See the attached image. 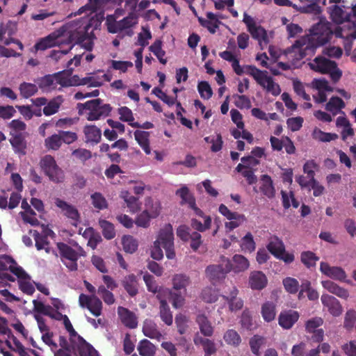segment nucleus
Wrapping results in <instances>:
<instances>
[{"label": "nucleus", "instance_id": "obj_61", "mask_svg": "<svg viewBox=\"0 0 356 356\" xmlns=\"http://www.w3.org/2000/svg\"><path fill=\"white\" fill-rule=\"evenodd\" d=\"M283 285L285 290L291 294H295L299 289V283L298 280L293 277H286L283 280Z\"/></svg>", "mask_w": 356, "mask_h": 356}, {"label": "nucleus", "instance_id": "obj_4", "mask_svg": "<svg viewBox=\"0 0 356 356\" xmlns=\"http://www.w3.org/2000/svg\"><path fill=\"white\" fill-rule=\"evenodd\" d=\"M77 108L79 112L81 110L88 111L86 118L90 121L98 120L108 117L112 111L111 105L103 104V101L101 99L90 100L84 104H78Z\"/></svg>", "mask_w": 356, "mask_h": 356}, {"label": "nucleus", "instance_id": "obj_7", "mask_svg": "<svg viewBox=\"0 0 356 356\" xmlns=\"http://www.w3.org/2000/svg\"><path fill=\"white\" fill-rule=\"evenodd\" d=\"M156 244L162 245L165 251L166 257L168 259L175 258V252L174 248V234L172 226L168 223L161 228L159 232Z\"/></svg>", "mask_w": 356, "mask_h": 356}, {"label": "nucleus", "instance_id": "obj_26", "mask_svg": "<svg viewBox=\"0 0 356 356\" xmlns=\"http://www.w3.org/2000/svg\"><path fill=\"white\" fill-rule=\"evenodd\" d=\"M86 143L91 144H97L102 138L101 130L95 125L86 126L83 129Z\"/></svg>", "mask_w": 356, "mask_h": 356}, {"label": "nucleus", "instance_id": "obj_58", "mask_svg": "<svg viewBox=\"0 0 356 356\" xmlns=\"http://www.w3.org/2000/svg\"><path fill=\"white\" fill-rule=\"evenodd\" d=\"M97 293L106 304L111 305L115 302V299L113 293L108 290L104 285H101L98 287Z\"/></svg>", "mask_w": 356, "mask_h": 356}, {"label": "nucleus", "instance_id": "obj_16", "mask_svg": "<svg viewBox=\"0 0 356 356\" xmlns=\"http://www.w3.org/2000/svg\"><path fill=\"white\" fill-rule=\"evenodd\" d=\"M320 270L327 277L340 282H345L347 277L345 270L342 268L331 266L327 263L323 261L320 264Z\"/></svg>", "mask_w": 356, "mask_h": 356}, {"label": "nucleus", "instance_id": "obj_64", "mask_svg": "<svg viewBox=\"0 0 356 356\" xmlns=\"http://www.w3.org/2000/svg\"><path fill=\"white\" fill-rule=\"evenodd\" d=\"M152 92L157 97L161 99L163 102L168 104L169 106H171L175 104V101L177 99V96L174 97H171L168 96L166 93L163 92L162 90L158 87H155Z\"/></svg>", "mask_w": 356, "mask_h": 356}, {"label": "nucleus", "instance_id": "obj_46", "mask_svg": "<svg viewBox=\"0 0 356 356\" xmlns=\"http://www.w3.org/2000/svg\"><path fill=\"white\" fill-rule=\"evenodd\" d=\"M62 103L61 97L53 99L43 108V113L45 115L49 116L58 112Z\"/></svg>", "mask_w": 356, "mask_h": 356}, {"label": "nucleus", "instance_id": "obj_41", "mask_svg": "<svg viewBox=\"0 0 356 356\" xmlns=\"http://www.w3.org/2000/svg\"><path fill=\"white\" fill-rule=\"evenodd\" d=\"M145 206V209L144 211H148L149 215L152 218H156L160 214L161 207L159 201H154L152 198L147 197Z\"/></svg>", "mask_w": 356, "mask_h": 356}, {"label": "nucleus", "instance_id": "obj_8", "mask_svg": "<svg viewBox=\"0 0 356 356\" xmlns=\"http://www.w3.org/2000/svg\"><path fill=\"white\" fill-rule=\"evenodd\" d=\"M40 167L49 179L54 183L63 182L65 178L63 170L58 167L51 155H45L40 162Z\"/></svg>", "mask_w": 356, "mask_h": 356}, {"label": "nucleus", "instance_id": "obj_5", "mask_svg": "<svg viewBox=\"0 0 356 356\" xmlns=\"http://www.w3.org/2000/svg\"><path fill=\"white\" fill-rule=\"evenodd\" d=\"M84 285L87 290L92 293V295L80 294L79 297V305L82 308L88 309L93 316L98 317L102 314V302L97 296L94 295L96 291L95 286L86 280L84 281Z\"/></svg>", "mask_w": 356, "mask_h": 356}, {"label": "nucleus", "instance_id": "obj_21", "mask_svg": "<svg viewBox=\"0 0 356 356\" xmlns=\"http://www.w3.org/2000/svg\"><path fill=\"white\" fill-rule=\"evenodd\" d=\"M121 284L131 297H134L138 294V282L134 274L124 276L121 280Z\"/></svg>", "mask_w": 356, "mask_h": 356}, {"label": "nucleus", "instance_id": "obj_1", "mask_svg": "<svg viewBox=\"0 0 356 356\" xmlns=\"http://www.w3.org/2000/svg\"><path fill=\"white\" fill-rule=\"evenodd\" d=\"M331 24L320 20L309 30L310 35L301 37L286 49L284 54L293 65L308 55L314 54L317 47L328 42L333 35Z\"/></svg>", "mask_w": 356, "mask_h": 356}, {"label": "nucleus", "instance_id": "obj_40", "mask_svg": "<svg viewBox=\"0 0 356 356\" xmlns=\"http://www.w3.org/2000/svg\"><path fill=\"white\" fill-rule=\"evenodd\" d=\"M137 349L141 356H154L156 353L155 346L147 339L141 340Z\"/></svg>", "mask_w": 356, "mask_h": 356}, {"label": "nucleus", "instance_id": "obj_38", "mask_svg": "<svg viewBox=\"0 0 356 356\" xmlns=\"http://www.w3.org/2000/svg\"><path fill=\"white\" fill-rule=\"evenodd\" d=\"M118 113L120 115V120L123 122H127L129 124L134 128H138L140 124L136 122H134V118L133 113L130 108L127 106H122L118 108Z\"/></svg>", "mask_w": 356, "mask_h": 356}, {"label": "nucleus", "instance_id": "obj_56", "mask_svg": "<svg viewBox=\"0 0 356 356\" xmlns=\"http://www.w3.org/2000/svg\"><path fill=\"white\" fill-rule=\"evenodd\" d=\"M91 200L92 205L96 209L102 210L108 207V203L106 198L100 193L95 192L91 195Z\"/></svg>", "mask_w": 356, "mask_h": 356}, {"label": "nucleus", "instance_id": "obj_45", "mask_svg": "<svg viewBox=\"0 0 356 356\" xmlns=\"http://www.w3.org/2000/svg\"><path fill=\"white\" fill-rule=\"evenodd\" d=\"M300 260L307 268H309L316 266L319 257L312 251H304L300 254Z\"/></svg>", "mask_w": 356, "mask_h": 356}, {"label": "nucleus", "instance_id": "obj_36", "mask_svg": "<svg viewBox=\"0 0 356 356\" xmlns=\"http://www.w3.org/2000/svg\"><path fill=\"white\" fill-rule=\"evenodd\" d=\"M120 197L126 202L127 207L131 213H136L140 209V203L138 198L131 195L129 191H122Z\"/></svg>", "mask_w": 356, "mask_h": 356}, {"label": "nucleus", "instance_id": "obj_31", "mask_svg": "<svg viewBox=\"0 0 356 356\" xmlns=\"http://www.w3.org/2000/svg\"><path fill=\"white\" fill-rule=\"evenodd\" d=\"M134 137L138 145L144 150L146 154H150L149 133L145 131L136 130L134 132Z\"/></svg>", "mask_w": 356, "mask_h": 356}, {"label": "nucleus", "instance_id": "obj_25", "mask_svg": "<svg viewBox=\"0 0 356 356\" xmlns=\"http://www.w3.org/2000/svg\"><path fill=\"white\" fill-rule=\"evenodd\" d=\"M330 18L334 23L341 24L351 21V13H346L341 7L334 5L330 8Z\"/></svg>", "mask_w": 356, "mask_h": 356}, {"label": "nucleus", "instance_id": "obj_6", "mask_svg": "<svg viewBox=\"0 0 356 356\" xmlns=\"http://www.w3.org/2000/svg\"><path fill=\"white\" fill-rule=\"evenodd\" d=\"M250 74L253 76L255 81L273 96H278L281 93V88L279 84L275 83L271 76H268L267 71H261L255 66H248Z\"/></svg>", "mask_w": 356, "mask_h": 356}, {"label": "nucleus", "instance_id": "obj_30", "mask_svg": "<svg viewBox=\"0 0 356 356\" xmlns=\"http://www.w3.org/2000/svg\"><path fill=\"white\" fill-rule=\"evenodd\" d=\"M172 288L175 291L182 290L186 293V287L191 284L189 276L185 274H176L172 277Z\"/></svg>", "mask_w": 356, "mask_h": 356}, {"label": "nucleus", "instance_id": "obj_19", "mask_svg": "<svg viewBox=\"0 0 356 356\" xmlns=\"http://www.w3.org/2000/svg\"><path fill=\"white\" fill-rule=\"evenodd\" d=\"M11 138L9 141L13 147L14 152L20 155L24 156L26 154L27 143L25 136L22 133H10Z\"/></svg>", "mask_w": 356, "mask_h": 356}, {"label": "nucleus", "instance_id": "obj_22", "mask_svg": "<svg viewBox=\"0 0 356 356\" xmlns=\"http://www.w3.org/2000/svg\"><path fill=\"white\" fill-rule=\"evenodd\" d=\"M277 302L268 300L261 307V314L265 322L270 323L275 320L277 313Z\"/></svg>", "mask_w": 356, "mask_h": 356}, {"label": "nucleus", "instance_id": "obj_42", "mask_svg": "<svg viewBox=\"0 0 356 356\" xmlns=\"http://www.w3.org/2000/svg\"><path fill=\"white\" fill-rule=\"evenodd\" d=\"M223 339L227 344L233 347H238L241 343V336L233 329L227 330L224 334Z\"/></svg>", "mask_w": 356, "mask_h": 356}, {"label": "nucleus", "instance_id": "obj_27", "mask_svg": "<svg viewBox=\"0 0 356 356\" xmlns=\"http://www.w3.org/2000/svg\"><path fill=\"white\" fill-rule=\"evenodd\" d=\"M261 181L260 191L268 198H273L275 195V189L271 177L268 175H262L261 176Z\"/></svg>", "mask_w": 356, "mask_h": 356}, {"label": "nucleus", "instance_id": "obj_17", "mask_svg": "<svg viewBox=\"0 0 356 356\" xmlns=\"http://www.w3.org/2000/svg\"><path fill=\"white\" fill-rule=\"evenodd\" d=\"M311 69L321 74H327L328 72L336 67V62L330 60L323 56H318L309 63Z\"/></svg>", "mask_w": 356, "mask_h": 356}, {"label": "nucleus", "instance_id": "obj_48", "mask_svg": "<svg viewBox=\"0 0 356 356\" xmlns=\"http://www.w3.org/2000/svg\"><path fill=\"white\" fill-rule=\"evenodd\" d=\"M308 3H309L305 6L298 7L297 10L301 13H311L314 15H319L321 13V8L316 0H310Z\"/></svg>", "mask_w": 356, "mask_h": 356}, {"label": "nucleus", "instance_id": "obj_39", "mask_svg": "<svg viewBox=\"0 0 356 356\" xmlns=\"http://www.w3.org/2000/svg\"><path fill=\"white\" fill-rule=\"evenodd\" d=\"M159 316L161 320L168 325H171L173 322L172 314L168 302L165 300H160Z\"/></svg>", "mask_w": 356, "mask_h": 356}, {"label": "nucleus", "instance_id": "obj_47", "mask_svg": "<svg viewBox=\"0 0 356 356\" xmlns=\"http://www.w3.org/2000/svg\"><path fill=\"white\" fill-rule=\"evenodd\" d=\"M99 224L105 238L110 240L115 236L114 226L111 222L106 220H99Z\"/></svg>", "mask_w": 356, "mask_h": 356}, {"label": "nucleus", "instance_id": "obj_23", "mask_svg": "<svg viewBox=\"0 0 356 356\" xmlns=\"http://www.w3.org/2000/svg\"><path fill=\"white\" fill-rule=\"evenodd\" d=\"M118 314L122 323L127 327L134 329L138 325L137 318L134 312L127 308L119 307Z\"/></svg>", "mask_w": 356, "mask_h": 356}, {"label": "nucleus", "instance_id": "obj_62", "mask_svg": "<svg viewBox=\"0 0 356 356\" xmlns=\"http://www.w3.org/2000/svg\"><path fill=\"white\" fill-rule=\"evenodd\" d=\"M198 92L200 97L205 99H209L213 95L212 89L207 81H202L197 85Z\"/></svg>", "mask_w": 356, "mask_h": 356}, {"label": "nucleus", "instance_id": "obj_51", "mask_svg": "<svg viewBox=\"0 0 356 356\" xmlns=\"http://www.w3.org/2000/svg\"><path fill=\"white\" fill-rule=\"evenodd\" d=\"M62 143V138L59 133L53 134L44 140V145L49 149L58 150Z\"/></svg>", "mask_w": 356, "mask_h": 356}, {"label": "nucleus", "instance_id": "obj_10", "mask_svg": "<svg viewBox=\"0 0 356 356\" xmlns=\"http://www.w3.org/2000/svg\"><path fill=\"white\" fill-rule=\"evenodd\" d=\"M225 264L210 265L207 267L205 273L207 277L216 284L225 278L226 275L232 270V262L229 259L223 261Z\"/></svg>", "mask_w": 356, "mask_h": 356}, {"label": "nucleus", "instance_id": "obj_20", "mask_svg": "<svg viewBox=\"0 0 356 356\" xmlns=\"http://www.w3.org/2000/svg\"><path fill=\"white\" fill-rule=\"evenodd\" d=\"M268 284L266 275L259 270L252 271L249 277V285L253 290H262Z\"/></svg>", "mask_w": 356, "mask_h": 356}, {"label": "nucleus", "instance_id": "obj_24", "mask_svg": "<svg viewBox=\"0 0 356 356\" xmlns=\"http://www.w3.org/2000/svg\"><path fill=\"white\" fill-rule=\"evenodd\" d=\"M323 287L330 293L334 294L339 298L347 299L349 296V293L347 289L341 287L335 282L331 280H323L321 282Z\"/></svg>", "mask_w": 356, "mask_h": 356}, {"label": "nucleus", "instance_id": "obj_52", "mask_svg": "<svg viewBox=\"0 0 356 356\" xmlns=\"http://www.w3.org/2000/svg\"><path fill=\"white\" fill-rule=\"evenodd\" d=\"M19 89L21 95L26 99L34 95L38 92L36 85L26 82L21 83Z\"/></svg>", "mask_w": 356, "mask_h": 356}, {"label": "nucleus", "instance_id": "obj_14", "mask_svg": "<svg viewBox=\"0 0 356 356\" xmlns=\"http://www.w3.org/2000/svg\"><path fill=\"white\" fill-rule=\"evenodd\" d=\"M300 314L298 312L293 309L282 310L278 316V324L284 329H291L298 321Z\"/></svg>", "mask_w": 356, "mask_h": 356}, {"label": "nucleus", "instance_id": "obj_44", "mask_svg": "<svg viewBox=\"0 0 356 356\" xmlns=\"http://www.w3.org/2000/svg\"><path fill=\"white\" fill-rule=\"evenodd\" d=\"M312 137L315 140L325 143L337 139L338 135L337 134L326 133L318 128H315L312 132Z\"/></svg>", "mask_w": 356, "mask_h": 356}, {"label": "nucleus", "instance_id": "obj_37", "mask_svg": "<svg viewBox=\"0 0 356 356\" xmlns=\"http://www.w3.org/2000/svg\"><path fill=\"white\" fill-rule=\"evenodd\" d=\"M343 100L337 96L332 97L325 105V109L331 112L334 115L340 112L341 108L345 107Z\"/></svg>", "mask_w": 356, "mask_h": 356}, {"label": "nucleus", "instance_id": "obj_54", "mask_svg": "<svg viewBox=\"0 0 356 356\" xmlns=\"http://www.w3.org/2000/svg\"><path fill=\"white\" fill-rule=\"evenodd\" d=\"M264 342V338L257 334L254 335L250 339L249 344L251 351L256 356H260L261 353L259 350Z\"/></svg>", "mask_w": 356, "mask_h": 356}, {"label": "nucleus", "instance_id": "obj_3", "mask_svg": "<svg viewBox=\"0 0 356 356\" xmlns=\"http://www.w3.org/2000/svg\"><path fill=\"white\" fill-rule=\"evenodd\" d=\"M61 261L70 271L78 268L77 261L81 257L86 256V252L76 242L71 245L60 242L56 244Z\"/></svg>", "mask_w": 356, "mask_h": 356}, {"label": "nucleus", "instance_id": "obj_43", "mask_svg": "<svg viewBox=\"0 0 356 356\" xmlns=\"http://www.w3.org/2000/svg\"><path fill=\"white\" fill-rule=\"evenodd\" d=\"M149 49L156 56L161 63L166 64L167 59L164 58L165 51L162 49V41L161 40H155Z\"/></svg>", "mask_w": 356, "mask_h": 356}, {"label": "nucleus", "instance_id": "obj_59", "mask_svg": "<svg viewBox=\"0 0 356 356\" xmlns=\"http://www.w3.org/2000/svg\"><path fill=\"white\" fill-rule=\"evenodd\" d=\"M201 297L206 302L213 303L218 300V294L215 289L211 287H207L202 290Z\"/></svg>", "mask_w": 356, "mask_h": 356}, {"label": "nucleus", "instance_id": "obj_11", "mask_svg": "<svg viewBox=\"0 0 356 356\" xmlns=\"http://www.w3.org/2000/svg\"><path fill=\"white\" fill-rule=\"evenodd\" d=\"M222 298L228 305L229 310L231 312H236L243 309L244 302L243 299L238 297L239 291L234 285H232L227 290H224Z\"/></svg>", "mask_w": 356, "mask_h": 356}, {"label": "nucleus", "instance_id": "obj_13", "mask_svg": "<svg viewBox=\"0 0 356 356\" xmlns=\"http://www.w3.org/2000/svg\"><path fill=\"white\" fill-rule=\"evenodd\" d=\"M69 33V40L70 42H74L75 44L81 45V47L84 48L87 51H91L92 49L93 42L89 38L85 29L80 31H70Z\"/></svg>", "mask_w": 356, "mask_h": 356}, {"label": "nucleus", "instance_id": "obj_9", "mask_svg": "<svg viewBox=\"0 0 356 356\" xmlns=\"http://www.w3.org/2000/svg\"><path fill=\"white\" fill-rule=\"evenodd\" d=\"M266 248L276 259L282 260L286 264H291L295 259L294 254L286 251L282 240L277 236H273L270 238Z\"/></svg>", "mask_w": 356, "mask_h": 356}, {"label": "nucleus", "instance_id": "obj_15", "mask_svg": "<svg viewBox=\"0 0 356 356\" xmlns=\"http://www.w3.org/2000/svg\"><path fill=\"white\" fill-rule=\"evenodd\" d=\"M55 205L58 207L63 215L73 221V225H76L80 220V214L78 209L73 205L57 197L54 201Z\"/></svg>", "mask_w": 356, "mask_h": 356}, {"label": "nucleus", "instance_id": "obj_28", "mask_svg": "<svg viewBox=\"0 0 356 356\" xmlns=\"http://www.w3.org/2000/svg\"><path fill=\"white\" fill-rule=\"evenodd\" d=\"M76 353L80 356H98L97 351L84 339L75 344L74 354Z\"/></svg>", "mask_w": 356, "mask_h": 356}, {"label": "nucleus", "instance_id": "obj_50", "mask_svg": "<svg viewBox=\"0 0 356 356\" xmlns=\"http://www.w3.org/2000/svg\"><path fill=\"white\" fill-rule=\"evenodd\" d=\"M33 238L35 241V247L38 250H41L44 249L47 252H49V248L48 246L49 243L47 241V237L44 235L40 234L38 231L34 230L33 232Z\"/></svg>", "mask_w": 356, "mask_h": 356}, {"label": "nucleus", "instance_id": "obj_53", "mask_svg": "<svg viewBox=\"0 0 356 356\" xmlns=\"http://www.w3.org/2000/svg\"><path fill=\"white\" fill-rule=\"evenodd\" d=\"M122 243L126 252L134 253L138 248V241L131 236H123Z\"/></svg>", "mask_w": 356, "mask_h": 356}, {"label": "nucleus", "instance_id": "obj_29", "mask_svg": "<svg viewBox=\"0 0 356 356\" xmlns=\"http://www.w3.org/2000/svg\"><path fill=\"white\" fill-rule=\"evenodd\" d=\"M58 35L52 33L49 35L40 39L37 42L34 47L37 51H44L47 49L51 48L57 44Z\"/></svg>", "mask_w": 356, "mask_h": 356}, {"label": "nucleus", "instance_id": "obj_63", "mask_svg": "<svg viewBox=\"0 0 356 356\" xmlns=\"http://www.w3.org/2000/svg\"><path fill=\"white\" fill-rule=\"evenodd\" d=\"M356 323V311L349 309L346 312L344 316L343 327L347 330H350L355 326Z\"/></svg>", "mask_w": 356, "mask_h": 356}, {"label": "nucleus", "instance_id": "obj_32", "mask_svg": "<svg viewBox=\"0 0 356 356\" xmlns=\"http://www.w3.org/2000/svg\"><path fill=\"white\" fill-rule=\"evenodd\" d=\"M200 332L205 337H211L213 334V327L204 314H199L196 318Z\"/></svg>", "mask_w": 356, "mask_h": 356}, {"label": "nucleus", "instance_id": "obj_34", "mask_svg": "<svg viewBox=\"0 0 356 356\" xmlns=\"http://www.w3.org/2000/svg\"><path fill=\"white\" fill-rule=\"evenodd\" d=\"M143 332L145 336L159 340L162 337V334L157 328V325L152 321L146 320L143 327Z\"/></svg>", "mask_w": 356, "mask_h": 356}, {"label": "nucleus", "instance_id": "obj_57", "mask_svg": "<svg viewBox=\"0 0 356 356\" xmlns=\"http://www.w3.org/2000/svg\"><path fill=\"white\" fill-rule=\"evenodd\" d=\"M252 37L258 41H264L268 42V36L266 30L261 26L255 25L252 28L248 30Z\"/></svg>", "mask_w": 356, "mask_h": 356}, {"label": "nucleus", "instance_id": "obj_12", "mask_svg": "<svg viewBox=\"0 0 356 356\" xmlns=\"http://www.w3.org/2000/svg\"><path fill=\"white\" fill-rule=\"evenodd\" d=\"M138 23V19L134 13H130L128 16L122 19L115 21L108 26V31L112 33H116L122 31L130 29Z\"/></svg>", "mask_w": 356, "mask_h": 356}, {"label": "nucleus", "instance_id": "obj_55", "mask_svg": "<svg viewBox=\"0 0 356 356\" xmlns=\"http://www.w3.org/2000/svg\"><path fill=\"white\" fill-rule=\"evenodd\" d=\"M219 212L228 220H245V216L237 212L231 211L225 204H221L218 209Z\"/></svg>", "mask_w": 356, "mask_h": 356}, {"label": "nucleus", "instance_id": "obj_35", "mask_svg": "<svg viewBox=\"0 0 356 356\" xmlns=\"http://www.w3.org/2000/svg\"><path fill=\"white\" fill-rule=\"evenodd\" d=\"M232 262V270L234 273H241L246 270L250 266L248 260L243 255L235 254Z\"/></svg>", "mask_w": 356, "mask_h": 356}, {"label": "nucleus", "instance_id": "obj_18", "mask_svg": "<svg viewBox=\"0 0 356 356\" xmlns=\"http://www.w3.org/2000/svg\"><path fill=\"white\" fill-rule=\"evenodd\" d=\"M323 305L327 308L333 316H339L343 312V307L340 302L334 296L323 294L321 298Z\"/></svg>", "mask_w": 356, "mask_h": 356}, {"label": "nucleus", "instance_id": "obj_2", "mask_svg": "<svg viewBox=\"0 0 356 356\" xmlns=\"http://www.w3.org/2000/svg\"><path fill=\"white\" fill-rule=\"evenodd\" d=\"M176 194L179 195L181 198V204H187L188 207L193 210L196 216L204 218L203 224L196 218H192L191 220V226L192 228L200 232H204L209 229L211 225V218L209 216H205L204 212L196 206L195 198L190 193L188 187H181L177 191Z\"/></svg>", "mask_w": 356, "mask_h": 356}, {"label": "nucleus", "instance_id": "obj_33", "mask_svg": "<svg viewBox=\"0 0 356 356\" xmlns=\"http://www.w3.org/2000/svg\"><path fill=\"white\" fill-rule=\"evenodd\" d=\"M21 207L24 210V211L20 212L23 220L32 225H37L39 223L38 220L33 217L35 215V212L31 209L26 200H22Z\"/></svg>", "mask_w": 356, "mask_h": 356}, {"label": "nucleus", "instance_id": "obj_49", "mask_svg": "<svg viewBox=\"0 0 356 356\" xmlns=\"http://www.w3.org/2000/svg\"><path fill=\"white\" fill-rule=\"evenodd\" d=\"M241 248L245 252H252L254 251L256 245L250 232H248L245 236L242 238Z\"/></svg>", "mask_w": 356, "mask_h": 356}, {"label": "nucleus", "instance_id": "obj_60", "mask_svg": "<svg viewBox=\"0 0 356 356\" xmlns=\"http://www.w3.org/2000/svg\"><path fill=\"white\" fill-rule=\"evenodd\" d=\"M186 293L183 291H171L170 293V298L172 301V305L175 308L181 307L185 302V296Z\"/></svg>", "mask_w": 356, "mask_h": 356}]
</instances>
